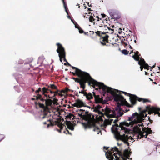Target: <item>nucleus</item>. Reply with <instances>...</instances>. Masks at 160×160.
<instances>
[{
  "label": "nucleus",
  "mask_w": 160,
  "mask_h": 160,
  "mask_svg": "<svg viewBox=\"0 0 160 160\" xmlns=\"http://www.w3.org/2000/svg\"><path fill=\"white\" fill-rule=\"evenodd\" d=\"M108 154L106 155V158L108 160H113V155L115 157V160H127V158H129V152L128 149H125L123 152L121 150H119L116 147L111 148L110 151L108 150ZM131 160L132 158H131Z\"/></svg>",
  "instance_id": "nucleus-4"
},
{
  "label": "nucleus",
  "mask_w": 160,
  "mask_h": 160,
  "mask_svg": "<svg viewBox=\"0 0 160 160\" xmlns=\"http://www.w3.org/2000/svg\"><path fill=\"white\" fill-rule=\"evenodd\" d=\"M103 148H104V149H105L106 150H108V148H107V147H104Z\"/></svg>",
  "instance_id": "nucleus-58"
},
{
  "label": "nucleus",
  "mask_w": 160,
  "mask_h": 160,
  "mask_svg": "<svg viewBox=\"0 0 160 160\" xmlns=\"http://www.w3.org/2000/svg\"><path fill=\"white\" fill-rule=\"evenodd\" d=\"M103 32H101L100 34V35L99 36L101 37L100 38V42L101 44L103 46L105 45L107 46H110L111 44V43H109L108 42V38L109 36L106 35V33H109L108 31H103Z\"/></svg>",
  "instance_id": "nucleus-10"
},
{
  "label": "nucleus",
  "mask_w": 160,
  "mask_h": 160,
  "mask_svg": "<svg viewBox=\"0 0 160 160\" xmlns=\"http://www.w3.org/2000/svg\"><path fill=\"white\" fill-rule=\"evenodd\" d=\"M52 99H53V100H51V106L52 105V103H53V104L58 105V99L56 98H53Z\"/></svg>",
  "instance_id": "nucleus-27"
},
{
  "label": "nucleus",
  "mask_w": 160,
  "mask_h": 160,
  "mask_svg": "<svg viewBox=\"0 0 160 160\" xmlns=\"http://www.w3.org/2000/svg\"><path fill=\"white\" fill-rule=\"evenodd\" d=\"M66 124L68 128L72 130H74V127L73 124L70 121H66Z\"/></svg>",
  "instance_id": "nucleus-23"
},
{
  "label": "nucleus",
  "mask_w": 160,
  "mask_h": 160,
  "mask_svg": "<svg viewBox=\"0 0 160 160\" xmlns=\"http://www.w3.org/2000/svg\"><path fill=\"white\" fill-rule=\"evenodd\" d=\"M78 29L80 33H82L84 32L83 31L80 27Z\"/></svg>",
  "instance_id": "nucleus-40"
},
{
  "label": "nucleus",
  "mask_w": 160,
  "mask_h": 160,
  "mask_svg": "<svg viewBox=\"0 0 160 160\" xmlns=\"http://www.w3.org/2000/svg\"><path fill=\"white\" fill-rule=\"evenodd\" d=\"M97 112H98V113L99 114H101L102 116L104 115V113L103 112H101V111H100L99 110H98V111H97Z\"/></svg>",
  "instance_id": "nucleus-41"
},
{
  "label": "nucleus",
  "mask_w": 160,
  "mask_h": 160,
  "mask_svg": "<svg viewBox=\"0 0 160 160\" xmlns=\"http://www.w3.org/2000/svg\"><path fill=\"white\" fill-rule=\"evenodd\" d=\"M58 48L56 50L57 52L58 53V56L60 58V61L62 62V58L65 62H67V61L66 59V52L64 48L62 45L60 43H58L56 44Z\"/></svg>",
  "instance_id": "nucleus-9"
},
{
  "label": "nucleus",
  "mask_w": 160,
  "mask_h": 160,
  "mask_svg": "<svg viewBox=\"0 0 160 160\" xmlns=\"http://www.w3.org/2000/svg\"><path fill=\"white\" fill-rule=\"evenodd\" d=\"M72 69H75V72H70L74 76L77 75L78 76L85 72L74 67H72Z\"/></svg>",
  "instance_id": "nucleus-18"
},
{
  "label": "nucleus",
  "mask_w": 160,
  "mask_h": 160,
  "mask_svg": "<svg viewBox=\"0 0 160 160\" xmlns=\"http://www.w3.org/2000/svg\"><path fill=\"white\" fill-rule=\"evenodd\" d=\"M147 110L148 111V114H150L154 113L155 114H158L159 116L160 117V108L156 107H150V106H147Z\"/></svg>",
  "instance_id": "nucleus-13"
},
{
  "label": "nucleus",
  "mask_w": 160,
  "mask_h": 160,
  "mask_svg": "<svg viewBox=\"0 0 160 160\" xmlns=\"http://www.w3.org/2000/svg\"><path fill=\"white\" fill-rule=\"evenodd\" d=\"M97 18H98L97 21L98 22V23L100 24V25H98L99 27H104L105 29V31H107L106 28H107L108 30L110 31V33H112L113 32L112 29H111L110 27H108L107 25H104V22L103 20L101 18L99 19L98 17H97Z\"/></svg>",
  "instance_id": "nucleus-14"
},
{
  "label": "nucleus",
  "mask_w": 160,
  "mask_h": 160,
  "mask_svg": "<svg viewBox=\"0 0 160 160\" xmlns=\"http://www.w3.org/2000/svg\"><path fill=\"white\" fill-rule=\"evenodd\" d=\"M93 96L94 98V102L96 103H101L102 104L104 103L103 102L102 97L100 98L99 95H96L95 93L94 92H92Z\"/></svg>",
  "instance_id": "nucleus-17"
},
{
  "label": "nucleus",
  "mask_w": 160,
  "mask_h": 160,
  "mask_svg": "<svg viewBox=\"0 0 160 160\" xmlns=\"http://www.w3.org/2000/svg\"><path fill=\"white\" fill-rule=\"evenodd\" d=\"M146 109V110L141 112L139 114L137 112L133 113L131 116L128 117V119L126 122L124 121L121 123L119 127H122L123 125L127 127H129L130 126L132 127L134 125L141 124L142 123L144 120L143 118L145 117L147 115L146 112H148V111L147 110V107Z\"/></svg>",
  "instance_id": "nucleus-3"
},
{
  "label": "nucleus",
  "mask_w": 160,
  "mask_h": 160,
  "mask_svg": "<svg viewBox=\"0 0 160 160\" xmlns=\"http://www.w3.org/2000/svg\"><path fill=\"white\" fill-rule=\"evenodd\" d=\"M145 75H148V72H145Z\"/></svg>",
  "instance_id": "nucleus-62"
},
{
  "label": "nucleus",
  "mask_w": 160,
  "mask_h": 160,
  "mask_svg": "<svg viewBox=\"0 0 160 160\" xmlns=\"http://www.w3.org/2000/svg\"><path fill=\"white\" fill-rule=\"evenodd\" d=\"M62 93H63L64 94L65 93V91L64 90H62L61 91L59 90V92H58V95L59 96H62L63 95L62 94Z\"/></svg>",
  "instance_id": "nucleus-35"
},
{
  "label": "nucleus",
  "mask_w": 160,
  "mask_h": 160,
  "mask_svg": "<svg viewBox=\"0 0 160 160\" xmlns=\"http://www.w3.org/2000/svg\"><path fill=\"white\" fill-rule=\"evenodd\" d=\"M101 15L102 16V18H105L106 17V16L105 14H101Z\"/></svg>",
  "instance_id": "nucleus-49"
},
{
  "label": "nucleus",
  "mask_w": 160,
  "mask_h": 160,
  "mask_svg": "<svg viewBox=\"0 0 160 160\" xmlns=\"http://www.w3.org/2000/svg\"><path fill=\"white\" fill-rule=\"evenodd\" d=\"M35 92L37 93H38L37 95V96H34V98H31V100H36V101H37L38 100L40 97V94H39V93L40 92H42V90L41 88H39Z\"/></svg>",
  "instance_id": "nucleus-19"
},
{
  "label": "nucleus",
  "mask_w": 160,
  "mask_h": 160,
  "mask_svg": "<svg viewBox=\"0 0 160 160\" xmlns=\"http://www.w3.org/2000/svg\"><path fill=\"white\" fill-rule=\"evenodd\" d=\"M134 55H135L136 57H137L138 54H139V52L138 51H136V52H134Z\"/></svg>",
  "instance_id": "nucleus-42"
},
{
  "label": "nucleus",
  "mask_w": 160,
  "mask_h": 160,
  "mask_svg": "<svg viewBox=\"0 0 160 160\" xmlns=\"http://www.w3.org/2000/svg\"><path fill=\"white\" fill-rule=\"evenodd\" d=\"M108 12L111 16L112 19H118L120 18V16L119 12L117 10L115 9H110L108 10Z\"/></svg>",
  "instance_id": "nucleus-12"
},
{
  "label": "nucleus",
  "mask_w": 160,
  "mask_h": 160,
  "mask_svg": "<svg viewBox=\"0 0 160 160\" xmlns=\"http://www.w3.org/2000/svg\"><path fill=\"white\" fill-rule=\"evenodd\" d=\"M129 111V109H128L127 108H125L123 110H122V111H121V112H122L123 113V112H127Z\"/></svg>",
  "instance_id": "nucleus-38"
},
{
  "label": "nucleus",
  "mask_w": 160,
  "mask_h": 160,
  "mask_svg": "<svg viewBox=\"0 0 160 160\" xmlns=\"http://www.w3.org/2000/svg\"><path fill=\"white\" fill-rule=\"evenodd\" d=\"M121 51H122V53L125 55H127L128 54V52H129L126 49H124Z\"/></svg>",
  "instance_id": "nucleus-36"
},
{
  "label": "nucleus",
  "mask_w": 160,
  "mask_h": 160,
  "mask_svg": "<svg viewBox=\"0 0 160 160\" xmlns=\"http://www.w3.org/2000/svg\"><path fill=\"white\" fill-rule=\"evenodd\" d=\"M4 138H2L0 140V142L2 141V140Z\"/></svg>",
  "instance_id": "nucleus-63"
},
{
  "label": "nucleus",
  "mask_w": 160,
  "mask_h": 160,
  "mask_svg": "<svg viewBox=\"0 0 160 160\" xmlns=\"http://www.w3.org/2000/svg\"><path fill=\"white\" fill-rule=\"evenodd\" d=\"M101 108V106L99 105H98L94 108L93 111L95 112H97V111H98V110H99V109Z\"/></svg>",
  "instance_id": "nucleus-31"
},
{
  "label": "nucleus",
  "mask_w": 160,
  "mask_h": 160,
  "mask_svg": "<svg viewBox=\"0 0 160 160\" xmlns=\"http://www.w3.org/2000/svg\"><path fill=\"white\" fill-rule=\"evenodd\" d=\"M118 119H116L114 120L113 122V123H115L114 126L113 125V126L114 127V126L115 127V128L114 132L116 138L117 140H121L123 141L125 144H128V145L129 143L128 142V136L126 135L125 134L121 135L120 134L121 130H123V131L126 132L127 129V128L124 127V126H125V125H123L122 127L121 126V127H119L120 123H120L119 125H118V124L116 123L118 122Z\"/></svg>",
  "instance_id": "nucleus-6"
},
{
  "label": "nucleus",
  "mask_w": 160,
  "mask_h": 160,
  "mask_svg": "<svg viewBox=\"0 0 160 160\" xmlns=\"http://www.w3.org/2000/svg\"><path fill=\"white\" fill-rule=\"evenodd\" d=\"M64 132L65 133H66V134H67V133H68L69 134L70 133H69L68 130H67V129H66V131H64Z\"/></svg>",
  "instance_id": "nucleus-47"
},
{
  "label": "nucleus",
  "mask_w": 160,
  "mask_h": 160,
  "mask_svg": "<svg viewBox=\"0 0 160 160\" xmlns=\"http://www.w3.org/2000/svg\"><path fill=\"white\" fill-rule=\"evenodd\" d=\"M114 27V25H112L111 27H112V28H110L111 29H112L113 30V31L112 32H113V29L112 28ZM112 33H113V32H112Z\"/></svg>",
  "instance_id": "nucleus-52"
},
{
  "label": "nucleus",
  "mask_w": 160,
  "mask_h": 160,
  "mask_svg": "<svg viewBox=\"0 0 160 160\" xmlns=\"http://www.w3.org/2000/svg\"><path fill=\"white\" fill-rule=\"evenodd\" d=\"M118 102H120L121 104L119 103H118L115 108V110H112L109 108L107 107L105 108L104 113L107 117L118 118L122 116L123 114L121 112L122 108L120 106L122 105L121 102L120 101Z\"/></svg>",
  "instance_id": "nucleus-8"
},
{
  "label": "nucleus",
  "mask_w": 160,
  "mask_h": 160,
  "mask_svg": "<svg viewBox=\"0 0 160 160\" xmlns=\"http://www.w3.org/2000/svg\"><path fill=\"white\" fill-rule=\"evenodd\" d=\"M117 144L118 146H120L122 145V143H120L119 142H118Z\"/></svg>",
  "instance_id": "nucleus-60"
},
{
  "label": "nucleus",
  "mask_w": 160,
  "mask_h": 160,
  "mask_svg": "<svg viewBox=\"0 0 160 160\" xmlns=\"http://www.w3.org/2000/svg\"><path fill=\"white\" fill-rule=\"evenodd\" d=\"M67 62V64L68 65L70 66V67H71L72 68V67H73L70 64H69V63H68V62Z\"/></svg>",
  "instance_id": "nucleus-54"
},
{
  "label": "nucleus",
  "mask_w": 160,
  "mask_h": 160,
  "mask_svg": "<svg viewBox=\"0 0 160 160\" xmlns=\"http://www.w3.org/2000/svg\"><path fill=\"white\" fill-rule=\"evenodd\" d=\"M140 69H141V71H142L143 68H144L143 65H140Z\"/></svg>",
  "instance_id": "nucleus-46"
},
{
  "label": "nucleus",
  "mask_w": 160,
  "mask_h": 160,
  "mask_svg": "<svg viewBox=\"0 0 160 160\" xmlns=\"http://www.w3.org/2000/svg\"><path fill=\"white\" fill-rule=\"evenodd\" d=\"M75 27L76 28H78V29L80 27L77 23L75 25Z\"/></svg>",
  "instance_id": "nucleus-43"
},
{
  "label": "nucleus",
  "mask_w": 160,
  "mask_h": 160,
  "mask_svg": "<svg viewBox=\"0 0 160 160\" xmlns=\"http://www.w3.org/2000/svg\"><path fill=\"white\" fill-rule=\"evenodd\" d=\"M143 126L144 125L143 123H142L141 124H138L136 125L133 128L134 131L138 133V135L140 136V138H146L145 137L146 136H145L146 132L143 131V132H142L141 131V129L142 128H143Z\"/></svg>",
  "instance_id": "nucleus-11"
},
{
  "label": "nucleus",
  "mask_w": 160,
  "mask_h": 160,
  "mask_svg": "<svg viewBox=\"0 0 160 160\" xmlns=\"http://www.w3.org/2000/svg\"><path fill=\"white\" fill-rule=\"evenodd\" d=\"M79 78L72 77V78L77 82L79 83L80 87L84 90L86 88V83H88V85L92 86L96 90L102 89L103 92H108V89L109 87H108L103 83L99 82L93 79L89 74L85 72L78 76Z\"/></svg>",
  "instance_id": "nucleus-2"
},
{
  "label": "nucleus",
  "mask_w": 160,
  "mask_h": 160,
  "mask_svg": "<svg viewBox=\"0 0 160 160\" xmlns=\"http://www.w3.org/2000/svg\"><path fill=\"white\" fill-rule=\"evenodd\" d=\"M78 116L82 119L87 121V123H82V124L84 128H94L93 131H95L99 130L98 128L95 127L96 120L94 118V116L88 111H86L85 112H81L78 113Z\"/></svg>",
  "instance_id": "nucleus-5"
},
{
  "label": "nucleus",
  "mask_w": 160,
  "mask_h": 160,
  "mask_svg": "<svg viewBox=\"0 0 160 160\" xmlns=\"http://www.w3.org/2000/svg\"><path fill=\"white\" fill-rule=\"evenodd\" d=\"M121 42L122 44H124L126 46H127V43H125L123 41H122Z\"/></svg>",
  "instance_id": "nucleus-50"
},
{
  "label": "nucleus",
  "mask_w": 160,
  "mask_h": 160,
  "mask_svg": "<svg viewBox=\"0 0 160 160\" xmlns=\"http://www.w3.org/2000/svg\"><path fill=\"white\" fill-rule=\"evenodd\" d=\"M49 88H50L52 90H57L58 89V87L55 86L54 84H50L49 85Z\"/></svg>",
  "instance_id": "nucleus-29"
},
{
  "label": "nucleus",
  "mask_w": 160,
  "mask_h": 160,
  "mask_svg": "<svg viewBox=\"0 0 160 160\" xmlns=\"http://www.w3.org/2000/svg\"><path fill=\"white\" fill-rule=\"evenodd\" d=\"M43 124L44 125L47 124V127L48 128L50 126H54V124L52 122V121L50 119L47 120V122H44Z\"/></svg>",
  "instance_id": "nucleus-26"
},
{
  "label": "nucleus",
  "mask_w": 160,
  "mask_h": 160,
  "mask_svg": "<svg viewBox=\"0 0 160 160\" xmlns=\"http://www.w3.org/2000/svg\"><path fill=\"white\" fill-rule=\"evenodd\" d=\"M108 92L113 96L115 101H120L122 105H125L128 108L132 107L133 105L136 104L137 101H142L144 103L150 102L148 99L139 98L135 95L112 88L108 89Z\"/></svg>",
  "instance_id": "nucleus-1"
},
{
  "label": "nucleus",
  "mask_w": 160,
  "mask_h": 160,
  "mask_svg": "<svg viewBox=\"0 0 160 160\" xmlns=\"http://www.w3.org/2000/svg\"><path fill=\"white\" fill-rule=\"evenodd\" d=\"M90 35L92 37L93 36H96L97 35L98 36H100V34L101 33V32L100 31H97V32H93L90 31Z\"/></svg>",
  "instance_id": "nucleus-22"
},
{
  "label": "nucleus",
  "mask_w": 160,
  "mask_h": 160,
  "mask_svg": "<svg viewBox=\"0 0 160 160\" xmlns=\"http://www.w3.org/2000/svg\"><path fill=\"white\" fill-rule=\"evenodd\" d=\"M143 66L144 69H147L148 70L149 69V66L148 65V64L145 63L143 65Z\"/></svg>",
  "instance_id": "nucleus-37"
},
{
  "label": "nucleus",
  "mask_w": 160,
  "mask_h": 160,
  "mask_svg": "<svg viewBox=\"0 0 160 160\" xmlns=\"http://www.w3.org/2000/svg\"><path fill=\"white\" fill-rule=\"evenodd\" d=\"M46 114H44V116L42 118V119L45 118L46 117Z\"/></svg>",
  "instance_id": "nucleus-56"
},
{
  "label": "nucleus",
  "mask_w": 160,
  "mask_h": 160,
  "mask_svg": "<svg viewBox=\"0 0 160 160\" xmlns=\"http://www.w3.org/2000/svg\"><path fill=\"white\" fill-rule=\"evenodd\" d=\"M89 21L91 22H93L94 24L95 22V21H96V19H95L92 16H90L89 18Z\"/></svg>",
  "instance_id": "nucleus-32"
},
{
  "label": "nucleus",
  "mask_w": 160,
  "mask_h": 160,
  "mask_svg": "<svg viewBox=\"0 0 160 160\" xmlns=\"http://www.w3.org/2000/svg\"><path fill=\"white\" fill-rule=\"evenodd\" d=\"M65 11L67 14H68V9H65Z\"/></svg>",
  "instance_id": "nucleus-55"
},
{
  "label": "nucleus",
  "mask_w": 160,
  "mask_h": 160,
  "mask_svg": "<svg viewBox=\"0 0 160 160\" xmlns=\"http://www.w3.org/2000/svg\"><path fill=\"white\" fill-rule=\"evenodd\" d=\"M77 5L78 6V8H80V5H79V4H78Z\"/></svg>",
  "instance_id": "nucleus-64"
},
{
  "label": "nucleus",
  "mask_w": 160,
  "mask_h": 160,
  "mask_svg": "<svg viewBox=\"0 0 160 160\" xmlns=\"http://www.w3.org/2000/svg\"><path fill=\"white\" fill-rule=\"evenodd\" d=\"M93 96V94H92L90 92L88 93L86 92L84 93V96L86 97V98L88 100H90L91 99H92Z\"/></svg>",
  "instance_id": "nucleus-25"
},
{
  "label": "nucleus",
  "mask_w": 160,
  "mask_h": 160,
  "mask_svg": "<svg viewBox=\"0 0 160 160\" xmlns=\"http://www.w3.org/2000/svg\"><path fill=\"white\" fill-rule=\"evenodd\" d=\"M45 87L43 88L41 90L43 95H47L46 93H48L49 92L52 94L54 93V91H53L49 88V85H46Z\"/></svg>",
  "instance_id": "nucleus-16"
},
{
  "label": "nucleus",
  "mask_w": 160,
  "mask_h": 160,
  "mask_svg": "<svg viewBox=\"0 0 160 160\" xmlns=\"http://www.w3.org/2000/svg\"><path fill=\"white\" fill-rule=\"evenodd\" d=\"M59 90H57L56 91H55L54 92V95L53 96L50 97V98H51L52 99L53 98H56V96L58 95V92H59Z\"/></svg>",
  "instance_id": "nucleus-33"
},
{
  "label": "nucleus",
  "mask_w": 160,
  "mask_h": 160,
  "mask_svg": "<svg viewBox=\"0 0 160 160\" xmlns=\"http://www.w3.org/2000/svg\"><path fill=\"white\" fill-rule=\"evenodd\" d=\"M56 124L60 128V130L58 129V131L61 132V130L62 129L63 126L64 125L62 124L60 122L57 121L56 122ZM65 127V126H64Z\"/></svg>",
  "instance_id": "nucleus-24"
},
{
  "label": "nucleus",
  "mask_w": 160,
  "mask_h": 160,
  "mask_svg": "<svg viewBox=\"0 0 160 160\" xmlns=\"http://www.w3.org/2000/svg\"><path fill=\"white\" fill-rule=\"evenodd\" d=\"M122 29L121 28H119V29L118 33L119 34H120L122 32Z\"/></svg>",
  "instance_id": "nucleus-48"
},
{
  "label": "nucleus",
  "mask_w": 160,
  "mask_h": 160,
  "mask_svg": "<svg viewBox=\"0 0 160 160\" xmlns=\"http://www.w3.org/2000/svg\"><path fill=\"white\" fill-rule=\"evenodd\" d=\"M73 106L78 108L84 107L90 108L89 106L86 105L85 103L80 99L77 100L75 102L73 105Z\"/></svg>",
  "instance_id": "nucleus-15"
},
{
  "label": "nucleus",
  "mask_w": 160,
  "mask_h": 160,
  "mask_svg": "<svg viewBox=\"0 0 160 160\" xmlns=\"http://www.w3.org/2000/svg\"><path fill=\"white\" fill-rule=\"evenodd\" d=\"M109 118L108 119H105L104 122V125L105 126L108 125H111L112 122H113L114 120L113 119H112V118L108 117Z\"/></svg>",
  "instance_id": "nucleus-21"
},
{
  "label": "nucleus",
  "mask_w": 160,
  "mask_h": 160,
  "mask_svg": "<svg viewBox=\"0 0 160 160\" xmlns=\"http://www.w3.org/2000/svg\"><path fill=\"white\" fill-rule=\"evenodd\" d=\"M48 98H50L49 95L40 94L39 99L35 102L36 108H42L45 111L49 106H51V99Z\"/></svg>",
  "instance_id": "nucleus-7"
},
{
  "label": "nucleus",
  "mask_w": 160,
  "mask_h": 160,
  "mask_svg": "<svg viewBox=\"0 0 160 160\" xmlns=\"http://www.w3.org/2000/svg\"><path fill=\"white\" fill-rule=\"evenodd\" d=\"M140 56H141V54H140L139 53L137 57H136L135 55H133L132 57L136 61H138L140 59Z\"/></svg>",
  "instance_id": "nucleus-34"
},
{
  "label": "nucleus",
  "mask_w": 160,
  "mask_h": 160,
  "mask_svg": "<svg viewBox=\"0 0 160 160\" xmlns=\"http://www.w3.org/2000/svg\"><path fill=\"white\" fill-rule=\"evenodd\" d=\"M138 64L140 65H143L146 63L145 61L143 59L140 58L138 61Z\"/></svg>",
  "instance_id": "nucleus-30"
},
{
  "label": "nucleus",
  "mask_w": 160,
  "mask_h": 160,
  "mask_svg": "<svg viewBox=\"0 0 160 160\" xmlns=\"http://www.w3.org/2000/svg\"><path fill=\"white\" fill-rule=\"evenodd\" d=\"M74 115L71 113H69L68 115H67L66 116V118L67 119H69L70 120L71 119H73L74 118Z\"/></svg>",
  "instance_id": "nucleus-28"
},
{
  "label": "nucleus",
  "mask_w": 160,
  "mask_h": 160,
  "mask_svg": "<svg viewBox=\"0 0 160 160\" xmlns=\"http://www.w3.org/2000/svg\"><path fill=\"white\" fill-rule=\"evenodd\" d=\"M65 9H68L67 6L64 7Z\"/></svg>",
  "instance_id": "nucleus-61"
},
{
  "label": "nucleus",
  "mask_w": 160,
  "mask_h": 160,
  "mask_svg": "<svg viewBox=\"0 0 160 160\" xmlns=\"http://www.w3.org/2000/svg\"><path fill=\"white\" fill-rule=\"evenodd\" d=\"M155 67V64L153 65L151 69H152Z\"/></svg>",
  "instance_id": "nucleus-59"
},
{
  "label": "nucleus",
  "mask_w": 160,
  "mask_h": 160,
  "mask_svg": "<svg viewBox=\"0 0 160 160\" xmlns=\"http://www.w3.org/2000/svg\"><path fill=\"white\" fill-rule=\"evenodd\" d=\"M62 1L63 3L64 7L67 6L66 3L64 1V0H62Z\"/></svg>",
  "instance_id": "nucleus-44"
},
{
  "label": "nucleus",
  "mask_w": 160,
  "mask_h": 160,
  "mask_svg": "<svg viewBox=\"0 0 160 160\" xmlns=\"http://www.w3.org/2000/svg\"><path fill=\"white\" fill-rule=\"evenodd\" d=\"M142 130L146 132L145 133V136H146L145 137L146 138L147 137V135L149 134L152 133V130H151V128H142Z\"/></svg>",
  "instance_id": "nucleus-20"
},
{
  "label": "nucleus",
  "mask_w": 160,
  "mask_h": 160,
  "mask_svg": "<svg viewBox=\"0 0 160 160\" xmlns=\"http://www.w3.org/2000/svg\"><path fill=\"white\" fill-rule=\"evenodd\" d=\"M65 92V93L67 92H68V91H70V90L68 88H66L65 90H64Z\"/></svg>",
  "instance_id": "nucleus-45"
},
{
  "label": "nucleus",
  "mask_w": 160,
  "mask_h": 160,
  "mask_svg": "<svg viewBox=\"0 0 160 160\" xmlns=\"http://www.w3.org/2000/svg\"><path fill=\"white\" fill-rule=\"evenodd\" d=\"M78 111H79V112H81V111H85V110H84L80 109L78 110Z\"/></svg>",
  "instance_id": "nucleus-53"
},
{
  "label": "nucleus",
  "mask_w": 160,
  "mask_h": 160,
  "mask_svg": "<svg viewBox=\"0 0 160 160\" xmlns=\"http://www.w3.org/2000/svg\"><path fill=\"white\" fill-rule=\"evenodd\" d=\"M86 90H85V89L84 90L83 89V90H82L81 91H79V93L83 94V95H84V93H85V92H86Z\"/></svg>",
  "instance_id": "nucleus-39"
},
{
  "label": "nucleus",
  "mask_w": 160,
  "mask_h": 160,
  "mask_svg": "<svg viewBox=\"0 0 160 160\" xmlns=\"http://www.w3.org/2000/svg\"><path fill=\"white\" fill-rule=\"evenodd\" d=\"M84 34H85V35H86L87 36H88V32H84Z\"/></svg>",
  "instance_id": "nucleus-57"
},
{
  "label": "nucleus",
  "mask_w": 160,
  "mask_h": 160,
  "mask_svg": "<svg viewBox=\"0 0 160 160\" xmlns=\"http://www.w3.org/2000/svg\"><path fill=\"white\" fill-rule=\"evenodd\" d=\"M110 20V18H108V17H107V18H106V19H105V20L106 21H109Z\"/></svg>",
  "instance_id": "nucleus-51"
}]
</instances>
